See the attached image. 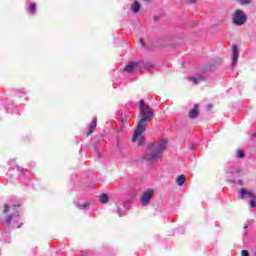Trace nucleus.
I'll return each mask as SVG.
<instances>
[{"instance_id":"11","label":"nucleus","mask_w":256,"mask_h":256,"mask_svg":"<svg viewBox=\"0 0 256 256\" xmlns=\"http://www.w3.org/2000/svg\"><path fill=\"white\" fill-rule=\"evenodd\" d=\"M95 127H97V118H94L88 128L87 135H91L93 131H95Z\"/></svg>"},{"instance_id":"14","label":"nucleus","mask_w":256,"mask_h":256,"mask_svg":"<svg viewBox=\"0 0 256 256\" xmlns=\"http://www.w3.org/2000/svg\"><path fill=\"white\" fill-rule=\"evenodd\" d=\"M99 201H100V203H107V201H109V197L107 196V194H102L100 196Z\"/></svg>"},{"instance_id":"24","label":"nucleus","mask_w":256,"mask_h":256,"mask_svg":"<svg viewBox=\"0 0 256 256\" xmlns=\"http://www.w3.org/2000/svg\"><path fill=\"white\" fill-rule=\"evenodd\" d=\"M211 107H213L212 105H208V108L211 109Z\"/></svg>"},{"instance_id":"13","label":"nucleus","mask_w":256,"mask_h":256,"mask_svg":"<svg viewBox=\"0 0 256 256\" xmlns=\"http://www.w3.org/2000/svg\"><path fill=\"white\" fill-rule=\"evenodd\" d=\"M131 8L134 13H139V10L141 9V5L139 4V2H134Z\"/></svg>"},{"instance_id":"18","label":"nucleus","mask_w":256,"mask_h":256,"mask_svg":"<svg viewBox=\"0 0 256 256\" xmlns=\"http://www.w3.org/2000/svg\"><path fill=\"white\" fill-rule=\"evenodd\" d=\"M3 213H9V205L4 204V206H3Z\"/></svg>"},{"instance_id":"22","label":"nucleus","mask_w":256,"mask_h":256,"mask_svg":"<svg viewBox=\"0 0 256 256\" xmlns=\"http://www.w3.org/2000/svg\"><path fill=\"white\" fill-rule=\"evenodd\" d=\"M188 3H196L197 0H186Z\"/></svg>"},{"instance_id":"1","label":"nucleus","mask_w":256,"mask_h":256,"mask_svg":"<svg viewBox=\"0 0 256 256\" xmlns=\"http://www.w3.org/2000/svg\"><path fill=\"white\" fill-rule=\"evenodd\" d=\"M140 113L142 118L139 120L132 137V143H136L137 141L139 146L145 145V138L143 137V133H145V129H147V122L151 121L153 118V110L151 107L145 104V101L140 100Z\"/></svg>"},{"instance_id":"16","label":"nucleus","mask_w":256,"mask_h":256,"mask_svg":"<svg viewBox=\"0 0 256 256\" xmlns=\"http://www.w3.org/2000/svg\"><path fill=\"white\" fill-rule=\"evenodd\" d=\"M236 155L240 159H243V157H245V153L243 152V150H237Z\"/></svg>"},{"instance_id":"23","label":"nucleus","mask_w":256,"mask_h":256,"mask_svg":"<svg viewBox=\"0 0 256 256\" xmlns=\"http://www.w3.org/2000/svg\"><path fill=\"white\" fill-rule=\"evenodd\" d=\"M118 214H119V217H122L121 215V209L118 208Z\"/></svg>"},{"instance_id":"7","label":"nucleus","mask_w":256,"mask_h":256,"mask_svg":"<svg viewBox=\"0 0 256 256\" xmlns=\"http://www.w3.org/2000/svg\"><path fill=\"white\" fill-rule=\"evenodd\" d=\"M188 80L191 81L193 85H197V83L205 81V76H203L202 74H196L195 76H191L190 78H188Z\"/></svg>"},{"instance_id":"9","label":"nucleus","mask_w":256,"mask_h":256,"mask_svg":"<svg viewBox=\"0 0 256 256\" xmlns=\"http://www.w3.org/2000/svg\"><path fill=\"white\" fill-rule=\"evenodd\" d=\"M199 115V105H195L192 110L189 111V118L190 119H196Z\"/></svg>"},{"instance_id":"3","label":"nucleus","mask_w":256,"mask_h":256,"mask_svg":"<svg viewBox=\"0 0 256 256\" xmlns=\"http://www.w3.org/2000/svg\"><path fill=\"white\" fill-rule=\"evenodd\" d=\"M232 21L234 25H244L245 21H247V16L241 10H236L232 16Z\"/></svg>"},{"instance_id":"12","label":"nucleus","mask_w":256,"mask_h":256,"mask_svg":"<svg viewBox=\"0 0 256 256\" xmlns=\"http://www.w3.org/2000/svg\"><path fill=\"white\" fill-rule=\"evenodd\" d=\"M185 179V175L178 176L176 179L177 185H179V187H183V185H185Z\"/></svg>"},{"instance_id":"20","label":"nucleus","mask_w":256,"mask_h":256,"mask_svg":"<svg viewBox=\"0 0 256 256\" xmlns=\"http://www.w3.org/2000/svg\"><path fill=\"white\" fill-rule=\"evenodd\" d=\"M242 256H249V251L242 250Z\"/></svg>"},{"instance_id":"10","label":"nucleus","mask_w":256,"mask_h":256,"mask_svg":"<svg viewBox=\"0 0 256 256\" xmlns=\"http://www.w3.org/2000/svg\"><path fill=\"white\" fill-rule=\"evenodd\" d=\"M15 219V221H19V214H13L6 218V220L3 222V225H11V222Z\"/></svg>"},{"instance_id":"8","label":"nucleus","mask_w":256,"mask_h":256,"mask_svg":"<svg viewBox=\"0 0 256 256\" xmlns=\"http://www.w3.org/2000/svg\"><path fill=\"white\" fill-rule=\"evenodd\" d=\"M239 60V49L237 46L232 47V65H235Z\"/></svg>"},{"instance_id":"26","label":"nucleus","mask_w":256,"mask_h":256,"mask_svg":"<svg viewBox=\"0 0 256 256\" xmlns=\"http://www.w3.org/2000/svg\"><path fill=\"white\" fill-rule=\"evenodd\" d=\"M140 42L143 43V39H140Z\"/></svg>"},{"instance_id":"19","label":"nucleus","mask_w":256,"mask_h":256,"mask_svg":"<svg viewBox=\"0 0 256 256\" xmlns=\"http://www.w3.org/2000/svg\"><path fill=\"white\" fill-rule=\"evenodd\" d=\"M87 207H89L88 203H85V204L79 206L80 209H85Z\"/></svg>"},{"instance_id":"4","label":"nucleus","mask_w":256,"mask_h":256,"mask_svg":"<svg viewBox=\"0 0 256 256\" xmlns=\"http://www.w3.org/2000/svg\"><path fill=\"white\" fill-rule=\"evenodd\" d=\"M239 195H240L239 197H240L241 199H245V195H246L247 197H249V199H251V201H250V207H251L252 209H255V207H256V202H255L256 197H255V194H253V192L247 191V190H245L244 188H241L240 191H239Z\"/></svg>"},{"instance_id":"21","label":"nucleus","mask_w":256,"mask_h":256,"mask_svg":"<svg viewBox=\"0 0 256 256\" xmlns=\"http://www.w3.org/2000/svg\"><path fill=\"white\" fill-rule=\"evenodd\" d=\"M16 207H21V204L19 202H16L13 204V209L15 210Z\"/></svg>"},{"instance_id":"17","label":"nucleus","mask_w":256,"mask_h":256,"mask_svg":"<svg viewBox=\"0 0 256 256\" xmlns=\"http://www.w3.org/2000/svg\"><path fill=\"white\" fill-rule=\"evenodd\" d=\"M240 5H249L251 3V0H237Z\"/></svg>"},{"instance_id":"6","label":"nucleus","mask_w":256,"mask_h":256,"mask_svg":"<svg viewBox=\"0 0 256 256\" xmlns=\"http://www.w3.org/2000/svg\"><path fill=\"white\" fill-rule=\"evenodd\" d=\"M139 69H141V63L130 62L126 65L124 71H127V73H135V71H139Z\"/></svg>"},{"instance_id":"2","label":"nucleus","mask_w":256,"mask_h":256,"mask_svg":"<svg viewBox=\"0 0 256 256\" xmlns=\"http://www.w3.org/2000/svg\"><path fill=\"white\" fill-rule=\"evenodd\" d=\"M165 149H167V139H160L158 142L149 144L143 156L144 161L150 163V165L159 163L163 153H165Z\"/></svg>"},{"instance_id":"25","label":"nucleus","mask_w":256,"mask_h":256,"mask_svg":"<svg viewBox=\"0 0 256 256\" xmlns=\"http://www.w3.org/2000/svg\"><path fill=\"white\" fill-rule=\"evenodd\" d=\"M21 228V225L17 226V229Z\"/></svg>"},{"instance_id":"15","label":"nucleus","mask_w":256,"mask_h":256,"mask_svg":"<svg viewBox=\"0 0 256 256\" xmlns=\"http://www.w3.org/2000/svg\"><path fill=\"white\" fill-rule=\"evenodd\" d=\"M36 9L37 5H35V3L30 4L29 11L32 13V15H35Z\"/></svg>"},{"instance_id":"5","label":"nucleus","mask_w":256,"mask_h":256,"mask_svg":"<svg viewBox=\"0 0 256 256\" xmlns=\"http://www.w3.org/2000/svg\"><path fill=\"white\" fill-rule=\"evenodd\" d=\"M154 191L151 189L146 190L141 196V203L143 207H147L149 205V201H151V197H153Z\"/></svg>"}]
</instances>
